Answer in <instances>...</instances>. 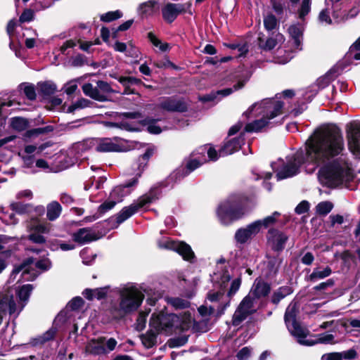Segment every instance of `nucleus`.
Masks as SVG:
<instances>
[{"mask_svg": "<svg viewBox=\"0 0 360 360\" xmlns=\"http://www.w3.org/2000/svg\"><path fill=\"white\" fill-rule=\"evenodd\" d=\"M333 79L334 74L331 72H328L326 75L319 77L317 79V85L319 86V88L323 89L327 86L331 82V81L333 80Z\"/></svg>", "mask_w": 360, "mask_h": 360, "instance_id": "obj_44", "label": "nucleus"}, {"mask_svg": "<svg viewBox=\"0 0 360 360\" xmlns=\"http://www.w3.org/2000/svg\"><path fill=\"white\" fill-rule=\"evenodd\" d=\"M144 299L142 289L134 283H129L119 290V302L114 304L110 309L116 319L135 311L141 305Z\"/></svg>", "mask_w": 360, "mask_h": 360, "instance_id": "obj_5", "label": "nucleus"}, {"mask_svg": "<svg viewBox=\"0 0 360 360\" xmlns=\"http://www.w3.org/2000/svg\"><path fill=\"white\" fill-rule=\"evenodd\" d=\"M11 125L13 128L18 131L24 130L27 125V122L25 119L21 117H14L12 119Z\"/></svg>", "mask_w": 360, "mask_h": 360, "instance_id": "obj_50", "label": "nucleus"}, {"mask_svg": "<svg viewBox=\"0 0 360 360\" xmlns=\"http://www.w3.org/2000/svg\"><path fill=\"white\" fill-rule=\"evenodd\" d=\"M117 344L116 340L112 338L108 340L103 337L91 339L87 342L85 352L95 356L105 354L114 350Z\"/></svg>", "mask_w": 360, "mask_h": 360, "instance_id": "obj_11", "label": "nucleus"}, {"mask_svg": "<svg viewBox=\"0 0 360 360\" xmlns=\"http://www.w3.org/2000/svg\"><path fill=\"white\" fill-rule=\"evenodd\" d=\"M8 311L10 314L16 311L15 304L13 301V295L10 292L0 293V324L3 316Z\"/></svg>", "mask_w": 360, "mask_h": 360, "instance_id": "obj_16", "label": "nucleus"}, {"mask_svg": "<svg viewBox=\"0 0 360 360\" xmlns=\"http://www.w3.org/2000/svg\"><path fill=\"white\" fill-rule=\"evenodd\" d=\"M116 204V200L111 199L110 198L108 200L105 201L98 207V212L101 214H103L106 212L109 211L110 210L112 209Z\"/></svg>", "mask_w": 360, "mask_h": 360, "instance_id": "obj_48", "label": "nucleus"}, {"mask_svg": "<svg viewBox=\"0 0 360 360\" xmlns=\"http://www.w3.org/2000/svg\"><path fill=\"white\" fill-rule=\"evenodd\" d=\"M231 278L228 268L222 266H218L217 271L211 277L214 288L207 292V301L212 304L219 315L222 314L226 308L229 306L231 297L239 290L241 284L240 278L233 280L226 295L225 290Z\"/></svg>", "mask_w": 360, "mask_h": 360, "instance_id": "obj_3", "label": "nucleus"}, {"mask_svg": "<svg viewBox=\"0 0 360 360\" xmlns=\"http://www.w3.org/2000/svg\"><path fill=\"white\" fill-rule=\"evenodd\" d=\"M280 215V214L277 212H275L272 215L268 216L262 220H257L254 221V223H258L259 224V232L260 231L262 227L267 228L271 225H273L276 220V218Z\"/></svg>", "mask_w": 360, "mask_h": 360, "instance_id": "obj_36", "label": "nucleus"}, {"mask_svg": "<svg viewBox=\"0 0 360 360\" xmlns=\"http://www.w3.org/2000/svg\"><path fill=\"white\" fill-rule=\"evenodd\" d=\"M297 307L295 303H290L285 313V322L292 335L295 337L300 344L309 345L304 340L308 334V331L302 327L295 319Z\"/></svg>", "mask_w": 360, "mask_h": 360, "instance_id": "obj_9", "label": "nucleus"}, {"mask_svg": "<svg viewBox=\"0 0 360 360\" xmlns=\"http://www.w3.org/2000/svg\"><path fill=\"white\" fill-rule=\"evenodd\" d=\"M333 208V204L330 201H322L316 206V212L319 215H326Z\"/></svg>", "mask_w": 360, "mask_h": 360, "instance_id": "obj_39", "label": "nucleus"}, {"mask_svg": "<svg viewBox=\"0 0 360 360\" xmlns=\"http://www.w3.org/2000/svg\"><path fill=\"white\" fill-rule=\"evenodd\" d=\"M251 353L252 349L248 347H245L237 353L236 356L238 360H248L251 356Z\"/></svg>", "mask_w": 360, "mask_h": 360, "instance_id": "obj_57", "label": "nucleus"}, {"mask_svg": "<svg viewBox=\"0 0 360 360\" xmlns=\"http://www.w3.org/2000/svg\"><path fill=\"white\" fill-rule=\"evenodd\" d=\"M332 274V269L330 266L326 267H316L314 269L312 273L309 276V280L311 282H316L319 280L323 279L328 277Z\"/></svg>", "mask_w": 360, "mask_h": 360, "instance_id": "obj_30", "label": "nucleus"}, {"mask_svg": "<svg viewBox=\"0 0 360 360\" xmlns=\"http://www.w3.org/2000/svg\"><path fill=\"white\" fill-rule=\"evenodd\" d=\"M97 89L99 90L100 94L105 98H107V94L112 92V89L108 83L103 81H98L97 82ZM108 98H106V100Z\"/></svg>", "mask_w": 360, "mask_h": 360, "instance_id": "obj_51", "label": "nucleus"}, {"mask_svg": "<svg viewBox=\"0 0 360 360\" xmlns=\"http://www.w3.org/2000/svg\"><path fill=\"white\" fill-rule=\"evenodd\" d=\"M24 94L30 100H34L36 98V92L34 87L32 85H26L23 89Z\"/></svg>", "mask_w": 360, "mask_h": 360, "instance_id": "obj_63", "label": "nucleus"}, {"mask_svg": "<svg viewBox=\"0 0 360 360\" xmlns=\"http://www.w3.org/2000/svg\"><path fill=\"white\" fill-rule=\"evenodd\" d=\"M123 16V13L120 10L109 11L100 15V19L104 22H110Z\"/></svg>", "mask_w": 360, "mask_h": 360, "instance_id": "obj_38", "label": "nucleus"}, {"mask_svg": "<svg viewBox=\"0 0 360 360\" xmlns=\"http://www.w3.org/2000/svg\"><path fill=\"white\" fill-rule=\"evenodd\" d=\"M319 178L328 186H336L352 179V171L346 162H335L319 170Z\"/></svg>", "mask_w": 360, "mask_h": 360, "instance_id": "obj_7", "label": "nucleus"}, {"mask_svg": "<svg viewBox=\"0 0 360 360\" xmlns=\"http://www.w3.org/2000/svg\"><path fill=\"white\" fill-rule=\"evenodd\" d=\"M311 0H302L300 8L298 9V15L300 19L304 17L310 12Z\"/></svg>", "mask_w": 360, "mask_h": 360, "instance_id": "obj_45", "label": "nucleus"}, {"mask_svg": "<svg viewBox=\"0 0 360 360\" xmlns=\"http://www.w3.org/2000/svg\"><path fill=\"white\" fill-rule=\"evenodd\" d=\"M158 245L161 249L178 252L185 260L191 261L194 257L191 248L184 242L174 241L169 238L162 237L158 240Z\"/></svg>", "mask_w": 360, "mask_h": 360, "instance_id": "obj_12", "label": "nucleus"}, {"mask_svg": "<svg viewBox=\"0 0 360 360\" xmlns=\"http://www.w3.org/2000/svg\"><path fill=\"white\" fill-rule=\"evenodd\" d=\"M357 353L354 349H349L341 352H330L322 355L321 360H351L356 357Z\"/></svg>", "mask_w": 360, "mask_h": 360, "instance_id": "obj_26", "label": "nucleus"}, {"mask_svg": "<svg viewBox=\"0 0 360 360\" xmlns=\"http://www.w3.org/2000/svg\"><path fill=\"white\" fill-rule=\"evenodd\" d=\"M108 292V288L104 287L95 289H86L82 294L86 299L90 300L94 298L101 300L106 296Z\"/></svg>", "mask_w": 360, "mask_h": 360, "instance_id": "obj_31", "label": "nucleus"}, {"mask_svg": "<svg viewBox=\"0 0 360 360\" xmlns=\"http://www.w3.org/2000/svg\"><path fill=\"white\" fill-rule=\"evenodd\" d=\"M192 320L191 314L187 311L179 315L153 313L150 320V327L157 333L172 335L188 330L191 327Z\"/></svg>", "mask_w": 360, "mask_h": 360, "instance_id": "obj_4", "label": "nucleus"}, {"mask_svg": "<svg viewBox=\"0 0 360 360\" xmlns=\"http://www.w3.org/2000/svg\"><path fill=\"white\" fill-rule=\"evenodd\" d=\"M51 263L49 259H43L35 263V266L41 271H46L51 268Z\"/></svg>", "mask_w": 360, "mask_h": 360, "instance_id": "obj_62", "label": "nucleus"}, {"mask_svg": "<svg viewBox=\"0 0 360 360\" xmlns=\"http://www.w3.org/2000/svg\"><path fill=\"white\" fill-rule=\"evenodd\" d=\"M268 243L271 248L277 251L284 248L285 243L288 239L287 236L278 230H270L268 232Z\"/></svg>", "mask_w": 360, "mask_h": 360, "instance_id": "obj_22", "label": "nucleus"}, {"mask_svg": "<svg viewBox=\"0 0 360 360\" xmlns=\"http://www.w3.org/2000/svg\"><path fill=\"white\" fill-rule=\"evenodd\" d=\"M91 102L86 98H82L77 100L76 102L70 105L68 108V112H73L77 109H83L89 107Z\"/></svg>", "mask_w": 360, "mask_h": 360, "instance_id": "obj_40", "label": "nucleus"}, {"mask_svg": "<svg viewBox=\"0 0 360 360\" xmlns=\"http://www.w3.org/2000/svg\"><path fill=\"white\" fill-rule=\"evenodd\" d=\"M283 103L275 99L266 98L253 104L245 112L246 116H255V121L246 124L245 129L240 133L239 136L230 139L219 150L220 156L231 155L238 150L244 144L245 132H257L266 127L270 120L281 114Z\"/></svg>", "mask_w": 360, "mask_h": 360, "instance_id": "obj_2", "label": "nucleus"}, {"mask_svg": "<svg viewBox=\"0 0 360 360\" xmlns=\"http://www.w3.org/2000/svg\"><path fill=\"white\" fill-rule=\"evenodd\" d=\"M148 37L153 45L159 49L160 51L166 52L169 51L170 45L168 43L162 42L158 39L152 32L148 34Z\"/></svg>", "mask_w": 360, "mask_h": 360, "instance_id": "obj_35", "label": "nucleus"}, {"mask_svg": "<svg viewBox=\"0 0 360 360\" xmlns=\"http://www.w3.org/2000/svg\"><path fill=\"white\" fill-rule=\"evenodd\" d=\"M199 153L202 154L207 152L208 158L210 160L215 161L219 157H220L219 154L218 155L216 150L211 146H203L199 148Z\"/></svg>", "mask_w": 360, "mask_h": 360, "instance_id": "obj_46", "label": "nucleus"}, {"mask_svg": "<svg viewBox=\"0 0 360 360\" xmlns=\"http://www.w3.org/2000/svg\"><path fill=\"white\" fill-rule=\"evenodd\" d=\"M32 290L33 287L30 284L22 285L18 292L19 299L21 301L26 302L28 300Z\"/></svg>", "mask_w": 360, "mask_h": 360, "instance_id": "obj_42", "label": "nucleus"}, {"mask_svg": "<svg viewBox=\"0 0 360 360\" xmlns=\"http://www.w3.org/2000/svg\"><path fill=\"white\" fill-rule=\"evenodd\" d=\"M184 11V6L182 4H167L162 10V17L165 21L171 23Z\"/></svg>", "mask_w": 360, "mask_h": 360, "instance_id": "obj_23", "label": "nucleus"}, {"mask_svg": "<svg viewBox=\"0 0 360 360\" xmlns=\"http://www.w3.org/2000/svg\"><path fill=\"white\" fill-rule=\"evenodd\" d=\"M169 303L175 308H185L188 306V302L187 300L181 298H171Z\"/></svg>", "mask_w": 360, "mask_h": 360, "instance_id": "obj_58", "label": "nucleus"}, {"mask_svg": "<svg viewBox=\"0 0 360 360\" xmlns=\"http://www.w3.org/2000/svg\"><path fill=\"white\" fill-rule=\"evenodd\" d=\"M40 91L46 95L49 96L53 94L56 90V85L51 82H45L39 84Z\"/></svg>", "mask_w": 360, "mask_h": 360, "instance_id": "obj_41", "label": "nucleus"}, {"mask_svg": "<svg viewBox=\"0 0 360 360\" xmlns=\"http://www.w3.org/2000/svg\"><path fill=\"white\" fill-rule=\"evenodd\" d=\"M52 224L46 221H41L38 218H31L26 221V229L30 233L28 239L37 244H43L46 238L42 234H49L52 229Z\"/></svg>", "mask_w": 360, "mask_h": 360, "instance_id": "obj_10", "label": "nucleus"}, {"mask_svg": "<svg viewBox=\"0 0 360 360\" xmlns=\"http://www.w3.org/2000/svg\"><path fill=\"white\" fill-rule=\"evenodd\" d=\"M148 314V312L147 313H145V312H141L139 315V317L136 320V328L137 330H143V328L146 327V319H147V316Z\"/></svg>", "mask_w": 360, "mask_h": 360, "instance_id": "obj_52", "label": "nucleus"}, {"mask_svg": "<svg viewBox=\"0 0 360 360\" xmlns=\"http://www.w3.org/2000/svg\"><path fill=\"white\" fill-rule=\"evenodd\" d=\"M160 106L167 111L184 112L187 110L185 102L174 98H167L161 103Z\"/></svg>", "mask_w": 360, "mask_h": 360, "instance_id": "obj_27", "label": "nucleus"}, {"mask_svg": "<svg viewBox=\"0 0 360 360\" xmlns=\"http://www.w3.org/2000/svg\"><path fill=\"white\" fill-rule=\"evenodd\" d=\"M119 82L124 86H128L129 84H138L141 83L140 79L133 77H122L119 79Z\"/></svg>", "mask_w": 360, "mask_h": 360, "instance_id": "obj_59", "label": "nucleus"}, {"mask_svg": "<svg viewBox=\"0 0 360 360\" xmlns=\"http://www.w3.org/2000/svg\"><path fill=\"white\" fill-rule=\"evenodd\" d=\"M271 287L269 283L260 278L255 280L249 294L255 299L264 297L270 292Z\"/></svg>", "mask_w": 360, "mask_h": 360, "instance_id": "obj_21", "label": "nucleus"}, {"mask_svg": "<svg viewBox=\"0 0 360 360\" xmlns=\"http://www.w3.org/2000/svg\"><path fill=\"white\" fill-rule=\"evenodd\" d=\"M138 178H134L129 182L116 186L110 193V198L116 200L117 202H121L123 198L131 193L130 188L136 184Z\"/></svg>", "mask_w": 360, "mask_h": 360, "instance_id": "obj_24", "label": "nucleus"}, {"mask_svg": "<svg viewBox=\"0 0 360 360\" xmlns=\"http://www.w3.org/2000/svg\"><path fill=\"white\" fill-rule=\"evenodd\" d=\"M67 313L65 311L60 312L56 317L53 325L51 328L45 332L42 335L36 339V344H44L50 340H52L56 333V326L62 324L66 321Z\"/></svg>", "mask_w": 360, "mask_h": 360, "instance_id": "obj_17", "label": "nucleus"}, {"mask_svg": "<svg viewBox=\"0 0 360 360\" xmlns=\"http://www.w3.org/2000/svg\"><path fill=\"white\" fill-rule=\"evenodd\" d=\"M46 148V144H43V145H41L40 146H39L38 148L33 146V145H28V146H26L25 148V152L27 153V154H32L33 153H34L35 151H37V153L39 154L41 153L45 148Z\"/></svg>", "mask_w": 360, "mask_h": 360, "instance_id": "obj_60", "label": "nucleus"}, {"mask_svg": "<svg viewBox=\"0 0 360 360\" xmlns=\"http://www.w3.org/2000/svg\"><path fill=\"white\" fill-rule=\"evenodd\" d=\"M139 54V49L131 43L127 44L126 55L132 58H138Z\"/></svg>", "mask_w": 360, "mask_h": 360, "instance_id": "obj_61", "label": "nucleus"}, {"mask_svg": "<svg viewBox=\"0 0 360 360\" xmlns=\"http://www.w3.org/2000/svg\"><path fill=\"white\" fill-rule=\"evenodd\" d=\"M347 137L350 150L360 154V122L350 123L348 126Z\"/></svg>", "mask_w": 360, "mask_h": 360, "instance_id": "obj_14", "label": "nucleus"}, {"mask_svg": "<svg viewBox=\"0 0 360 360\" xmlns=\"http://www.w3.org/2000/svg\"><path fill=\"white\" fill-rule=\"evenodd\" d=\"M345 148L340 130L335 126L318 128L306 142V158L302 151L287 157V162L277 172L278 180L292 177L299 172L300 167L304 162L316 165L325 164L341 154Z\"/></svg>", "mask_w": 360, "mask_h": 360, "instance_id": "obj_1", "label": "nucleus"}, {"mask_svg": "<svg viewBox=\"0 0 360 360\" xmlns=\"http://www.w3.org/2000/svg\"><path fill=\"white\" fill-rule=\"evenodd\" d=\"M281 263V260L279 258L273 257L269 259L267 262L269 271L265 274V276L269 277L274 275L277 272Z\"/></svg>", "mask_w": 360, "mask_h": 360, "instance_id": "obj_37", "label": "nucleus"}, {"mask_svg": "<svg viewBox=\"0 0 360 360\" xmlns=\"http://www.w3.org/2000/svg\"><path fill=\"white\" fill-rule=\"evenodd\" d=\"M82 90L86 96H89L94 100L98 101H106V98H105L101 94H100V91L97 89V86L94 87L93 85L90 83L84 84L82 86Z\"/></svg>", "mask_w": 360, "mask_h": 360, "instance_id": "obj_33", "label": "nucleus"}, {"mask_svg": "<svg viewBox=\"0 0 360 360\" xmlns=\"http://www.w3.org/2000/svg\"><path fill=\"white\" fill-rule=\"evenodd\" d=\"M75 242L79 244H85L98 239L96 233L88 228H82L72 234Z\"/></svg>", "mask_w": 360, "mask_h": 360, "instance_id": "obj_25", "label": "nucleus"}, {"mask_svg": "<svg viewBox=\"0 0 360 360\" xmlns=\"http://www.w3.org/2000/svg\"><path fill=\"white\" fill-rule=\"evenodd\" d=\"M292 292V289L290 286H283L274 292L272 296V302L278 304L282 299Z\"/></svg>", "mask_w": 360, "mask_h": 360, "instance_id": "obj_34", "label": "nucleus"}, {"mask_svg": "<svg viewBox=\"0 0 360 360\" xmlns=\"http://www.w3.org/2000/svg\"><path fill=\"white\" fill-rule=\"evenodd\" d=\"M61 212L62 207L57 201H52L46 206V218L50 221L56 220Z\"/></svg>", "mask_w": 360, "mask_h": 360, "instance_id": "obj_29", "label": "nucleus"}, {"mask_svg": "<svg viewBox=\"0 0 360 360\" xmlns=\"http://www.w3.org/2000/svg\"><path fill=\"white\" fill-rule=\"evenodd\" d=\"M228 46L229 48H231V49L238 51V54L237 55L238 58L245 57L246 53L248 51V47L246 44L240 45V44H229Z\"/></svg>", "mask_w": 360, "mask_h": 360, "instance_id": "obj_49", "label": "nucleus"}, {"mask_svg": "<svg viewBox=\"0 0 360 360\" xmlns=\"http://www.w3.org/2000/svg\"><path fill=\"white\" fill-rule=\"evenodd\" d=\"M160 195L159 189L152 188L148 193L141 196L136 202L123 207L117 215V222L121 224L137 212L140 209L158 200Z\"/></svg>", "mask_w": 360, "mask_h": 360, "instance_id": "obj_8", "label": "nucleus"}, {"mask_svg": "<svg viewBox=\"0 0 360 360\" xmlns=\"http://www.w3.org/2000/svg\"><path fill=\"white\" fill-rule=\"evenodd\" d=\"M141 340L146 347L150 348L155 343V335L153 333L143 335L141 336Z\"/></svg>", "mask_w": 360, "mask_h": 360, "instance_id": "obj_53", "label": "nucleus"}, {"mask_svg": "<svg viewBox=\"0 0 360 360\" xmlns=\"http://www.w3.org/2000/svg\"><path fill=\"white\" fill-rule=\"evenodd\" d=\"M245 212V199L240 195H232L219 205L217 216L221 224L228 225L240 218Z\"/></svg>", "mask_w": 360, "mask_h": 360, "instance_id": "obj_6", "label": "nucleus"}, {"mask_svg": "<svg viewBox=\"0 0 360 360\" xmlns=\"http://www.w3.org/2000/svg\"><path fill=\"white\" fill-rule=\"evenodd\" d=\"M96 150L98 152H120L122 151V147L117 142V139H111L109 138L101 139L97 141Z\"/></svg>", "mask_w": 360, "mask_h": 360, "instance_id": "obj_20", "label": "nucleus"}, {"mask_svg": "<svg viewBox=\"0 0 360 360\" xmlns=\"http://www.w3.org/2000/svg\"><path fill=\"white\" fill-rule=\"evenodd\" d=\"M84 304V300L79 297H76L70 301L67 305L68 309L77 310L79 309Z\"/></svg>", "mask_w": 360, "mask_h": 360, "instance_id": "obj_54", "label": "nucleus"}, {"mask_svg": "<svg viewBox=\"0 0 360 360\" xmlns=\"http://www.w3.org/2000/svg\"><path fill=\"white\" fill-rule=\"evenodd\" d=\"M334 335L330 333H322L318 335L316 342L323 344L333 343Z\"/></svg>", "mask_w": 360, "mask_h": 360, "instance_id": "obj_55", "label": "nucleus"}, {"mask_svg": "<svg viewBox=\"0 0 360 360\" xmlns=\"http://www.w3.org/2000/svg\"><path fill=\"white\" fill-rule=\"evenodd\" d=\"M283 38L281 34H277L276 38L273 37L267 38L264 39L260 34L258 37V45L260 49L264 51H270L274 49L277 44V41Z\"/></svg>", "mask_w": 360, "mask_h": 360, "instance_id": "obj_32", "label": "nucleus"}, {"mask_svg": "<svg viewBox=\"0 0 360 360\" xmlns=\"http://www.w3.org/2000/svg\"><path fill=\"white\" fill-rule=\"evenodd\" d=\"M304 27L301 23L292 24L288 29V33L294 41L295 47L300 50Z\"/></svg>", "mask_w": 360, "mask_h": 360, "instance_id": "obj_28", "label": "nucleus"}, {"mask_svg": "<svg viewBox=\"0 0 360 360\" xmlns=\"http://www.w3.org/2000/svg\"><path fill=\"white\" fill-rule=\"evenodd\" d=\"M216 310V309L214 308V307H213L212 305V306H210V307H207L206 305H202L200 306L199 308H198V311L199 313L200 314L201 316H210V314H212L214 311Z\"/></svg>", "mask_w": 360, "mask_h": 360, "instance_id": "obj_64", "label": "nucleus"}, {"mask_svg": "<svg viewBox=\"0 0 360 360\" xmlns=\"http://www.w3.org/2000/svg\"><path fill=\"white\" fill-rule=\"evenodd\" d=\"M255 299L248 294L240 302L233 316V324L238 326L247 316L255 311L254 302Z\"/></svg>", "mask_w": 360, "mask_h": 360, "instance_id": "obj_13", "label": "nucleus"}, {"mask_svg": "<svg viewBox=\"0 0 360 360\" xmlns=\"http://www.w3.org/2000/svg\"><path fill=\"white\" fill-rule=\"evenodd\" d=\"M264 25L266 30L271 31L277 26V19L273 14H268L264 18Z\"/></svg>", "mask_w": 360, "mask_h": 360, "instance_id": "obj_43", "label": "nucleus"}, {"mask_svg": "<svg viewBox=\"0 0 360 360\" xmlns=\"http://www.w3.org/2000/svg\"><path fill=\"white\" fill-rule=\"evenodd\" d=\"M245 80L238 81V82L236 84H235L233 88H226L215 92H212L209 94L200 97V100L202 101V102L214 101H218L219 100H217L218 96L224 97L230 95L233 91H238L243 88L245 85Z\"/></svg>", "mask_w": 360, "mask_h": 360, "instance_id": "obj_18", "label": "nucleus"}, {"mask_svg": "<svg viewBox=\"0 0 360 360\" xmlns=\"http://www.w3.org/2000/svg\"><path fill=\"white\" fill-rule=\"evenodd\" d=\"M349 51L353 53L354 59L360 60V37L352 44Z\"/></svg>", "mask_w": 360, "mask_h": 360, "instance_id": "obj_56", "label": "nucleus"}, {"mask_svg": "<svg viewBox=\"0 0 360 360\" xmlns=\"http://www.w3.org/2000/svg\"><path fill=\"white\" fill-rule=\"evenodd\" d=\"M11 207L16 213L24 214L30 211L31 206L29 204L13 202L11 204Z\"/></svg>", "mask_w": 360, "mask_h": 360, "instance_id": "obj_47", "label": "nucleus"}, {"mask_svg": "<svg viewBox=\"0 0 360 360\" xmlns=\"http://www.w3.org/2000/svg\"><path fill=\"white\" fill-rule=\"evenodd\" d=\"M136 11L141 18L151 17L159 11V3L155 0H148L140 4Z\"/></svg>", "mask_w": 360, "mask_h": 360, "instance_id": "obj_19", "label": "nucleus"}, {"mask_svg": "<svg viewBox=\"0 0 360 360\" xmlns=\"http://www.w3.org/2000/svg\"><path fill=\"white\" fill-rule=\"evenodd\" d=\"M259 233L258 223H251L245 227L238 229L235 233L234 239L237 243L245 244Z\"/></svg>", "mask_w": 360, "mask_h": 360, "instance_id": "obj_15", "label": "nucleus"}]
</instances>
